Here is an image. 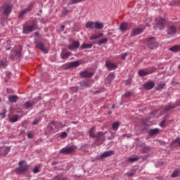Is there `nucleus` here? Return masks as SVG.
<instances>
[{"instance_id":"nucleus-1","label":"nucleus","mask_w":180,"mask_h":180,"mask_svg":"<svg viewBox=\"0 0 180 180\" xmlns=\"http://www.w3.org/2000/svg\"><path fill=\"white\" fill-rule=\"evenodd\" d=\"M27 171H29V165L25 161L21 160L18 163V167L15 169L14 172L20 174H25V172H27Z\"/></svg>"},{"instance_id":"nucleus-2","label":"nucleus","mask_w":180,"mask_h":180,"mask_svg":"<svg viewBox=\"0 0 180 180\" xmlns=\"http://www.w3.org/2000/svg\"><path fill=\"white\" fill-rule=\"evenodd\" d=\"M60 127H61V122L53 121L48 124L47 129L49 133H57L60 131Z\"/></svg>"},{"instance_id":"nucleus-3","label":"nucleus","mask_w":180,"mask_h":180,"mask_svg":"<svg viewBox=\"0 0 180 180\" xmlns=\"http://www.w3.org/2000/svg\"><path fill=\"white\" fill-rule=\"evenodd\" d=\"M37 29H39V25L36 22H34L32 25H24L22 32L25 34H29V33H32V32H34Z\"/></svg>"},{"instance_id":"nucleus-4","label":"nucleus","mask_w":180,"mask_h":180,"mask_svg":"<svg viewBox=\"0 0 180 180\" xmlns=\"http://www.w3.org/2000/svg\"><path fill=\"white\" fill-rule=\"evenodd\" d=\"M1 11H3V13L6 16L9 15L10 13L12 12V5L5 4L1 8Z\"/></svg>"},{"instance_id":"nucleus-5","label":"nucleus","mask_w":180,"mask_h":180,"mask_svg":"<svg viewBox=\"0 0 180 180\" xmlns=\"http://www.w3.org/2000/svg\"><path fill=\"white\" fill-rule=\"evenodd\" d=\"M146 41H147L148 47L150 49V50H154V49L157 47V41H155V37H152L150 38H148L146 39Z\"/></svg>"},{"instance_id":"nucleus-6","label":"nucleus","mask_w":180,"mask_h":180,"mask_svg":"<svg viewBox=\"0 0 180 180\" xmlns=\"http://www.w3.org/2000/svg\"><path fill=\"white\" fill-rule=\"evenodd\" d=\"M176 32H178V29L175 25H170L167 27V33L168 36H170V37L175 36V34H176Z\"/></svg>"},{"instance_id":"nucleus-7","label":"nucleus","mask_w":180,"mask_h":180,"mask_svg":"<svg viewBox=\"0 0 180 180\" xmlns=\"http://www.w3.org/2000/svg\"><path fill=\"white\" fill-rule=\"evenodd\" d=\"M156 26L159 30H162L165 26V20L162 18H156Z\"/></svg>"},{"instance_id":"nucleus-8","label":"nucleus","mask_w":180,"mask_h":180,"mask_svg":"<svg viewBox=\"0 0 180 180\" xmlns=\"http://www.w3.org/2000/svg\"><path fill=\"white\" fill-rule=\"evenodd\" d=\"M111 155H115V151L113 150H108L101 154L98 159L103 160V158H107V157H111Z\"/></svg>"},{"instance_id":"nucleus-9","label":"nucleus","mask_w":180,"mask_h":180,"mask_svg":"<svg viewBox=\"0 0 180 180\" xmlns=\"http://www.w3.org/2000/svg\"><path fill=\"white\" fill-rule=\"evenodd\" d=\"M74 151V148L72 147H65L60 150V154H72Z\"/></svg>"},{"instance_id":"nucleus-10","label":"nucleus","mask_w":180,"mask_h":180,"mask_svg":"<svg viewBox=\"0 0 180 180\" xmlns=\"http://www.w3.org/2000/svg\"><path fill=\"white\" fill-rule=\"evenodd\" d=\"M32 7L33 6H32V4H30L27 6V8L22 10L18 15V18H23V16H25V15H26L27 12H30V11H32Z\"/></svg>"},{"instance_id":"nucleus-11","label":"nucleus","mask_w":180,"mask_h":180,"mask_svg":"<svg viewBox=\"0 0 180 180\" xmlns=\"http://www.w3.org/2000/svg\"><path fill=\"white\" fill-rule=\"evenodd\" d=\"M80 77H82V78H92V77H94V72H89L84 70L80 72Z\"/></svg>"},{"instance_id":"nucleus-12","label":"nucleus","mask_w":180,"mask_h":180,"mask_svg":"<svg viewBox=\"0 0 180 180\" xmlns=\"http://www.w3.org/2000/svg\"><path fill=\"white\" fill-rule=\"evenodd\" d=\"M105 67H107V68H108L110 71H112L113 70H116V68H117V65L110 61H106Z\"/></svg>"},{"instance_id":"nucleus-13","label":"nucleus","mask_w":180,"mask_h":180,"mask_svg":"<svg viewBox=\"0 0 180 180\" xmlns=\"http://www.w3.org/2000/svg\"><path fill=\"white\" fill-rule=\"evenodd\" d=\"M36 44H37V49H39V50H40L41 51H43V53H45V54H47V53H49L47 49H46V48L44 47V44H43L42 42L38 41L36 43Z\"/></svg>"},{"instance_id":"nucleus-14","label":"nucleus","mask_w":180,"mask_h":180,"mask_svg":"<svg viewBox=\"0 0 180 180\" xmlns=\"http://www.w3.org/2000/svg\"><path fill=\"white\" fill-rule=\"evenodd\" d=\"M155 86V84L154 83V82L153 81H150V82H147L143 84V88L145 89H153V88H154V86Z\"/></svg>"},{"instance_id":"nucleus-15","label":"nucleus","mask_w":180,"mask_h":180,"mask_svg":"<svg viewBox=\"0 0 180 180\" xmlns=\"http://www.w3.org/2000/svg\"><path fill=\"white\" fill-rule=\"evenodd\" d=\"M143 32V28H136L131 32L130 36L131 37H134V36H138V34H141Z\"/></svg>"},{"instance_id":"nucleus-16","label":"nucleus","mask_w":180,"mask_h":180,"mask_svg":"<svg viewBox=\"0 0 180 180\" xmlns=\"http://www.w3.org/2000/svg\"><path fill=\"white\" fill-rule=\"evenodd\" d=\"M79 47V42L78 41H72V44L68 46L69 50H75Z\"/></svg>"},{"instance_id":"nucleus-17","label":"nucleus","mask_w":180,"mask_h":180,"mask_svg":"<svg viewBox=\"0 0 180 180\" xmlns=\"http://www.w3.org/2000/svg\"><path fill=\"white\" fill-rule=\"evenodd\" d=\"M104 134L105 133L102 131H98L95 137L96 141H103V140H105V139L103 138Z\"/></svg>"},{"instance_id":"nucleus-18","label":"nucleus","mask_w":180,"mask_h":180,"mask_svg":"<svg viewBox=\"0 0 180 180\" xmlns=\"http://www.w3.org/2000/svg\"><path fill=\"white\" fill-rule=\"evenodd\" d=\"M72 53L70 51H67V52L62 51L60 53V58L63 60H67V58H68L70 56H72Z\"/></svg>"},{"instance_id":"nucleus-19","label":"nucleus","mask_w":180,"mask_h":180,"mask_svg":"<svg viewBox=\"0 0 180 180\" xmlns=\"http://www.w3.org/2000/svg\"><path fill=\"white\" fill-rule=\"evenodd\" d=\"M120 30L121 32H126L129 30V24L124 22H122L120 27Z\"/></svg>"},{"instance_id":"nucleus-20","label":"nucleus","mask_w":180,"mask_h":180,"mask_svg":"<svg viewBox=\"0 0 180 180\" xmlns=\"http://www.w3.org/2000/svg\"><path fill=\"white\" fill-rule=\"evenodd\" d=\"M103 33L100 32L98 34H92L89 37V40H96V39H101V37H103Z\"/></svg>"},{"instance_id":"nucleus-21","label":"nucleus","mask_w":180,"mask_h":180,"mask_svg":"<svg viewBox=\"0 0 180 180\" xmlns=\"http://www.w3.org/2000/svg\"><path fill=\"white\" fill-rule=\"evenodd\" d=\"M150 72L146 70H141L139 71V77H146L147 75H150Z\"/></svg>"},{"instance_id":"nucleus-22","label":"nucleus","mask_w":180,"mask_h":180,"mask_svg":"<svg viewBox=\"0 0 180 180\" xmlns=\"http://www.w3.org/2000/svg\"><path fill=\"white\" fill-rule=\"evenodd\" d=\"M8 100L12 103H15L19 101V97L18 96H8Z\"/></svg>"},{"instance_id":"nucleus-23","label":"nucleus","mask_w":180,"mask_h":180,"mask_svg":"<svg viewBox=\"0 0 180 180\" xmlns=\"http://www.w3.org/2000/svg\"><path fill=\"white\" fill-rule=\"evenodd\" d=\"M159 133H160V129H158V128L150 129L148 131L149 136H155V134H158Z\"/></svg>"},{"instance_id":"nucleus-24","label":"nucleus","mask_w":180,"mask_h":180,"mask_svg":"<svg viewBox=\"0 0 180 180\" xmlns=\"http://www.w3.org/2000/svg\"><path fill=\"white\" fill-rule=\"evenodd\" d=\"M80 64H81V63L79 62V60L70 63H69V68H75V67H79Z\"/></svg>"},{"instance_id":"nucleus-25","label":"nucleus","mask_w":180,"mask_h":180,"mask_svg":"<svg viewBox=\"0 0 180 180\" xmlns=\"http://www.w3.org/2000/svg\"><path fill=\"white\" fill-rule=\"evenodd\" d=\"M103 23L99 22H95L94 24V29H96L97 30H100L101 29H103Z\"/></svg>"},{"instance_id":"nucleus-26","label":"nucleus","mask_w":180,"mask_h":180,"mask_svg":"<svg viewBox=\"0 0 180 180\" xmlns=\"http://www.w3.org/2000/svg\"><path fill=\"white\" fill-rule=\"evenodd\" d=\"M89 136L91 139H95L96 137V136L95 135V127H93L89 129Z\"/></svg>"},{"instance_id":"nucleus-27","label":"nucleus","mask_w":180,"mask_h":180,"mask_svg":"<svg viewBox=\"0 0 180 180\" xmlns=\"http://www.w3.org/2000/svg\"><path fill=\"white\" fill-rule=\"evenodd\" d=\"M141 158V156H136L134 158H128L127 161L129 162H136V161H139Z\"/></svg>"},{"instance_id":"nucleus-28","label":"nucleus","mask_w":180,"mask_h":180,"mask_svg":"<svg viewBox=\"0 0 180 180\" xmlns=\"http://www.w3.org/2000/svg\"><path fill=\"white\" fill-rule=\"evenodd\" d=\"M86 29H95V22H88L86 23Z\"/></svg>"},{"instance_id":"nucleus-29","label":"nucleus","mask_w":180,"mask_h":180,"mask_svg":"<svg viewBox=\"0 0 180 180\" xmlns=\"http://www.w3.org/2000/svg\"><path fill=\"white\" fill-rule=\"evenodd\" d=\"M120 126V123L115 122L112 124V129L114 130V131H117V129H119Z\"/></svg>"},{"instance_id":"nucleus-30","label":"nucleus","mask_w":180,"mask_h":180,"mask_svg":"<svg viewBox=\"0 0 180 180\" xmlns=\"http://www.w3.org/2000/svg\"><path fill=\"white\" fill-rule=\"evenodd\" d=\"M150 150H151V148H150V146H142L143 154H147L148 153H150Z\"/></svg>"},{"instance_id":"nucleus-31","label":"nucleus","mask_w":180,"mask_h":180,"mask_svg":"<svg viewBox=\"0 0 180 180\" xmlns=\"http://www.w3.org/2000/svg\"><path fill=\"white\" fill-rule=\"evenodd\" d=\"M169 50H170V51L176 53V52L179 51V50H180V45H176L174 46H172V47L169 48Z\"/></svg>"},{"instance_id":"nucleus-32","label":"nucleus","mask_w":180,"mask_h":180,"mask_svg":"<svg viewBox=\"0 0 180 180\" xmlns=\"http://www.w3.org/2000/svg\"><path fill=\"white\" fill-rule=\"evenodd\" d=\"M34 105V103L26 102V103L24 104V106H25V108H27V109H32Z\"/></svg>"},{"instance_id":"nucleus-33","label":"nucleus","mask_w":180,"mask_h":180,"mask_svg":"<svg viewBox=\"0 0 180 180\" xmlns=\"http://www.w3.org/2000/svg\"><path fill=\"white\" fill-rule=\"evenodd\" d=\"M108 41H109V39L103 38V39H101L100 41H98V46H102V44H106V43H108Z\"/></svg>"},{"instance_id":"nucleus-34","label":"nucleus","mask_w":180,"mask_h":180,"mask_svg":"<svg viewBox=\"0 0 180 180\" xmlns=\"http://www.w3.org/2000/svg\"><path fill=\"white\" fill-rule=\"evenodd\" d=\"M12 53L15 54L16 58H20L22 57V52L20 51H12Z\"/></svg>"},{"instance_id":"nucleus-35","label":"nucleus","mask_w":180,"mask_h":180,"mask_svg":"<svg viewBox=\"0 0 180 180\" xmlns=\"http://www.w3.org/2000/svg\"><path fill=\"white\" fill-rule=\"evenodd\" d=\"M80 85L82 88H88L89 87V84L88 83V82H85V81H82L80 82Z\"/></svg>"},{"instance_id":"nucleus-36","label":"nucleus","mask_w":180,"mask_h":180,"mask_svg":"<svg viewBox=\"0 0 180 180\" xmlns=\"http://www.w3.org/2000/svg\"><path fill=\"white\" fill-rule=\"evenodd\" d=\"M179 175H180V170H175L172 174V178H176L179 176Z\"/></svg>"},{"instance_id":"nucleus-37","label":"nucleus","mask_w":180,"mask_h":180,"mask_svg":"<svg viewBox=\"0 0 180 180\" xmlns=\"http://www.w3.org/2000/svg\"><path fill=\"white\" fill-rule=\"evenodd\" d=\"M94 45L92 44H83L82 45V49H92V46Z\"/></svg>"},{"instance_id":"nucleus-38","label":"nucleus","mask_w":180,"mask_h":180,"mask_svg":"<svg viewBox=\"0 0 180 180\" xmlns=\"http://www.w3.org/2000/svg\"><path fill=\"white\" fill-rule=\"evenodd\" d=\"M18 115H14L13 117L10 118V121L11 123H15V122H18Z\"/></svg>"},{"instance_id":"nucleus-39","label":"nucleus","mask_w":180,"mask_h":180,"mask_svg":"<svg viewBox=\"0 0 180 180\" xmlns=\"http://www.w3.org/2000/svg\"><path fill=\"white\" fill-rule=\"evenodd\" d=\"M0 116L2 119H5L6 117V109H4L1 112H0Z\"/></svg>"},{"instance_id":"nucleus-40","label":"nucleus","mask_w":180,"mask_h":180,"mask_svg":"<svg viewBox=\"0 0 180 180\" xmlns=\"http://www.w3.org/2000/svg\"><path fill=\"white\" fill-rule=\"evenodd\" d=\"M69 12L70 11H68V9H67V8H64L63 10L62 11L63 16H67V15H68Z\"/></svg>"},{"instance_id":"nucleus-41","label":"nucleus","mask_w":180,"mask_h":180,"mask_svg":"<svg viewBox=\"0 0 180 180\" xmlns=\"http://www.w3.org/2000/svg\"><path fill=\"white\" fill-rule=\"evenodd\" d=\"M165 86V83H160L158 86V91H161V89H164Z\"/></svg>"},{"instance_id":"nucleus-42","label":"nucleus","mask_w":180,"mask_h":180,"mask_svg":"<svg viewBox=\"0 0 180 180\" xmlns=\"http://www.w3.org/2000/svg\"><path fill=\"white\" fill-rule=\"evenodd\" d=\"M131 95H133V93H132L131 91H127V92L124 94V96L125 98H130V96H131Z\"/></svg>"},{"instance_id":"nucleus-43","label":"nucleus","mask_w":180,"mask_h":180,"mask_svg":"<svg viewBox=\"0 0 180 180\" xmlns=\"http://www.w3.org/2000/svg\"><path fill=\"white\" fill-rule=\"evenodd\" d=\"M68 136V134H67V132L64 131V132L61 133L60 138L61 139H67Z\"/></svg>"},{"instance_id":"nucleus-44","label":"nucleus","mask_w":180,"mask_h":180,"mask_svg":"<svg viewBox=\"0 0 180 180\" xmlns=\"http://www.w3.org/2000/svg\"><path fill=\"white\" fill-rule=\"evenodd\" d=\"M71 1L72 4H79L80 2H84L85 0H69Z\"/></svg>"},{"instance_id":"nucleus-45","label":"nucleus","mask_w":180,"mask_h":180,"mask_svg":"<svg viewBox=\"0 0 180 180\" xmlns=\"http://www.w3.org/2000/svg\"><path fill=\"white\" fill-rule=\"evenodd\" d=\"M40 172V170L39 169V167L36 166L33 169L34 174H39Z\"/></svg>"},{"instance_id":"nucleus-46","label":"nucleus","mask_w":180,"mask_h":180,"mask_svg":"<svg viewBox=\"0 0 180 180\" xmlns=\"http://www.w3.org/2000/svg\"><path fill=\"white\" fill-rule=\"evenodd\" d=\"M0 65H1V67H3L4 68H5V67H6V65H8V64H6L4 60H1Z\"/></svg>"},{"instance_id":"nucleus-47","label":"nucleus","mask_w":180,"mask_h":180,"mask_svg":"<svg viewBox=\"0 0 180 180\" xmlns=\"http://www.w3.org/2000/svg\"><path fill=\"white\" fill-rule=\"evenodd\" d=\"M85 148H88V145L84 144V145L82 146V147H81L82 151H85Z\"/></svg>"},{"instance_id":"nucleus-48","label":"nucleus","mask_w":180,"mask_h":180,"mask_svg":"<svg viewBox=\"0 0 180 180\" xmlns=\"http://www.w3.org/2000/svg\"><path fill=\"white\" fill-rule=\"evenodd\" d=\"M9 151H11V148H9V147L5 148L4 153L6 155L8 154V153H9Z\"/></svg>"},{"instance_id":"nucleus-49","label":"nucleus","mask_w":180,"mask_h":180,"mask_svg":"<svg viewBox=\"0 0 180 180\" xmlns=\"http://www.w3.org/2000/svg\"><path fill=\"white\" fill-rule=\"evenodd\" d=\"M126 57H127V53H124L122 55H121L122 60H126Z\"/></svg>"},{"instance_id":"nucleus-50","label":"nucleus","mask_w":180,"mask_h":180,"mask_svg":"<svg viewBox=\"0 0 180 180\" xmlns=\"http://www.w3.org/2000/svg\"><path fill=\"white\" fill-rule=\"evenodd\" d=\"M159 125L160 126V127H164L165 126V120H163L160 124Z\"/></svg>"},{"instance_id":"nucleus-51","label":"nucleus","mask_w":180,"mask_h":180,"mask_svg":"<svg viewBox=\"0 0 180 180\" xmlns=\"http://www.w3.org/2000/svg\"><path fill=\"white\" fill-rule=\"evenodd\" d=\"M122 137H127V139H130L131 137V134H125L122 135Z\"/></svg>"},{"instance_id":"nucleus-52","label":"nucleus","mask_w":180,"mask_h":180,"mask_svg":"<svg viewBox=\"0 0 180 180\" xmlns=\"http://www.w3.org/2000/svg\"><path fill=\"white\" fill-rule=\"evenodd\" d=\"M174 108H175V106L168 105L165 107V110H170V109H174Z\"/></svg>"},{"instance_id":"nucleus-53","label":"nucleus","mask_w":180,"mask_h":180,"mask_svg":"<svg viewBox=\"0 0 180 180\" xmlns=\"http://www.w3.org/2000/svg\"><path fill=\"white\" fill-rule=\"evenodd\" d=\"M71 89L73 91V92H77L78 91V87H72Z\"/></svg>"},{"instance_id":"nucleus-54","label":"nucleus","mask_w":180,"mask_h":180,"mask_svg":"<svg viewBox=\"0 0 180 180\" xmlns=\"http://www.w3.org/2000/svg\"><path fill=\"white\" fill-rule=\"evenodd\" d=\"M37 123H39V120H37V119H35V120L33 121V122H32V124H33L34 125L37 124Z\"/></svg>"},{"instance_id":"nucleus-55","label":"nucleus","mask_w":180,"mask_h":180,"mask_svg":"<svg viewBox=\"0 0 180 180\" xmlns=\"http://www.w3.org/2000/svg\"><path fill=\"white\" fill-rule=\"evenodd\" d=\"M27 137H28V139H33V134L29 133V134H27Z\"/></svg>"},{"instance_id":"nucleus-56","label":"nucleus","mask_w":180,"mask_h":180,"mask_svg":"<svg viewBox=\"0 0 180 180\" xmlns=\"http://www.w3.org/2000/svg\"><path fill=\"white\" fill-rule=\"evenodd\" d=\"M174 142H175V143H178V144H179V146H180V139H179V138L176 139L174 140Z\"/></svg>"},{"instance_id":"nucleus-57","label":"nucleus","mask_w":180,"mask_h":180,"mask_svg":"<svg viewBox=\"0 0 180 180\" xmlns=\"http://www.w3.org/2000/svg\"><path fill=\"white\" fill-rule=\"evenodd\" d=\"M108 77L109 78H115V75H113V73H110Z\"/></svg>"},{"instance_id":"nucleus-58","label":"nucleus","mask_w":180,"mask_h":180,"mask_svg":"<svg viewBox=\"0 0 180 180\" xmlns=\"http://www.w3.org/2000/svg\"><path fill=\"white\" fill-rule=\"evenodd\" d=\"M112 139H115V133L112 134V136L109 138L110 140H112Z\"/></svg>"},{"instance_id":"nucleus-59","label":"nucleus","mask_w":180,"mask_h":180,"mask_svg":"<svg viewBox=\"0 0 180 180\" xmlns=\"http://www.w3.org/2000/svg\"><path fill=\"white\" fill-rule=\"evenodd\" d=\"M133 175H134V173L133 172H130L129 174H128V176H133Z\"/></svg>"},{"instance_id":"nucleus-60","label":"nucleus","mask_w":180,"mask_h":180,"mask_svg":"<svg viewBox=\"0 0 180 180\" xmlns=\"http://www.w3.org/2000/svg\"><path fill=\"white\" fill-rule=\"evenodd\" d=\"M34 34H35V37H39V34L38 32H36L34 33Z\"/></svg>"},{"instance_id":"nucleus-61","label":"nucleus","mask_w":180,"mask_h":180,"mask_svg":"<svg viewBox=\"0 0 180 180\" xmlns=\"http://www.w3.org/2000/svg\"><path fill=\"white\" fill-rule=\"evenodd\" d=\"M64 29H65V26L62 25V26L60 27V30H64Z\"/></svg>"},{"instance_id":"nucleus-62","label":"nucleus","mask_w":180,"mask_h":180,"mask_svg":"<svg viewBox=\"0 0 180 180\" xmlns=\"http://www.w3.org/2000/svg\"><path fill=\"white\" fill-rule=\"evenodd\" d=\"M126 84L127 85H129V84H131V82H130V80H127Z\"/></svg>"},{"instance_id":"nucleus-63","label":"nucleus","mask_w":180,"mask_h":180,"mask_svg":"<svg viewBox=\"0 0 180 180\" xmlns=\"http://www.w3.org/2000/svg\"><path fill=\"white\" fill-rule=\"evenodd\" d=\"M57 164V162H52V165H56Z\"/></svg>"},{"instance_id":"nucleus-64","label":"nucleus","mask_w":180,"mask_h":180,"mask_svg":"<svg viewBox=\"0 0 180 180\" xmlns=\"http://www.w3.org/2000/svg\"><path fill=\"white\" fill-rule=\"evenodd\" d=\"M6 50H11V48L6 49Z\"/></svg>"}]
</instances>
